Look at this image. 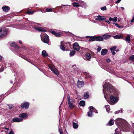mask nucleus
Here are the masks:
<instances>
[{"label": "nucleus", "mask_w": 134, "mask_h": 134, "mask_svg": "<svg viewBox=\"0 0 134 134\" xmlns=\"http://www.w3.org/2000/svg\"><path fill=\"white\" fill-rule=\"evenodd\" d=\"M103 90L104 97L107 101L109 97L112 103H116L119 100V92L109 83L105 82L103 85Z\"/></svg>", "instance_id": "obj_1"}, {"label": "nucleus", "mask_w": 134, "mask_h": 134, "mask_svg": "<svg viewBox=\"0 0 134 134\" xmlns=\"http://www.w3.org/2000/svg\"><path fill=\"white\" fill-rule=\"evenodd\" d=\"M118 128L115 129L114 134H121L120 130L127 132L128 131L129 124L125 120L121 119H117L115 121Z\"/></svg>", "instance_id": "obj_2"}, {"label": "nucleus", "mask_w": 134, "mask_h": 134, "mask_svg": "<svg viewBox=\"0 0 134 134\" xmlns=\"http://www.w3.org/2000/svg\"><path fill=\"white\" fill-rule=\"evenodd\" d=\"M7 32L6 30L5 29H0V36L2 37L6 35Z\"/></svg>", "instance_id": "obj_3"}, {"label": "nucleus", "mask_w": 134, "mask_h": 134, "mask_svg": "<svg viewBox=\"0 0 134 134\" xmlns=\"http://www.w3.org/2000/svg\"><path fill=\"white\" fill-rule=\"evenodd\" d=\"M29 103L27 102H25L22 103L21 105V108H24L26 109H27L29 107Z\"/></svg>", "instance_id": "obj_4"}, {"label": "nucleus", "mask_w": 134, "mask_h": 134, "mask_svg": "<svg viewBox=\"0 0 134 134\" xmlns=\"http://www.w3.org/2000/svg\"><path fill=\"white\" fill-rule=\"evenodd\" d=\"M96 20L98 21H103L106 19L105 17L104 16H101L99 15H98L97 17L96 16L95 18Z\"/></svg>", "instance_id": "obj_5"}, {"label": "nucleus", "mask_w": 134, "mask_h": 134, "mask_svg": "<svg viewBox=\"0 0 134 134\" xmlns=\"http://www.w3.org/2000/svg\"><path fill=\"white\" fill-rule=\"evenodd\" d=\"M84 85V82L83 81H80L78 80L77 83V87L79 88H81Z\"/></svg>", "instance_id": "obj_6"}, {"label": "nucleus", "mask_w": 134, "mask_h": 134, "mask_svg": "<svg viewBox=\"0 0 134 134\" xmlns=\"http://www.w3.org/2000/svg\"><path fill=\"white\" fill-rule=\"evenodd\" d=\"M73 47L74 49L77 51H79L80 49V46L77 43H75L73 45Z\"/></svg>", "instance_id": "obj_7"}, {"label": "nucleus", "mask_w": 134, "mask_h": 134, "mask_svg": "<svg viewBox=\"0 0 134 134\" xmlns=\"http://www.w3.org/2000/svg\"><path fill=\"white\" fill-rule=\"evenodd\" d=\"M23 119L22 118H12V121L13 122H19L22 121Z\"/></svg>", "instance_id": "obj_8"}, {"label": "nucleus", "mask_w": 134, "mask_h": 134, "mask_svg": "<svg viewBox=\"0 0 134 134\" xmlns=\"http://www.w3.org/2000/svg\"><path fill=\"white\" fill-rule=\"evenodd\" d=\"M28 116V115L27 114L24 113H22L19 115V117L22 119H26Z\"/></svg>", "instance_id": "obj_9"}, {"label": "nucleus", "mask_w": 134, "mask_h": 134, "mask_svg": "<svg viewBox=\"0 0 134 134\" xmlns=\"http://www.w3.org/2000/svg\"><path fill=\"white\" fill-rule=\"evenodd\" d=\"M48 67L56 75H58V70L52 68L49 65Z\"/></svg>", "instance_id": "obj_10"}, {"label": "nucleus", "mask_w": 134, "mask_h": 134, "mask_svg": "<svg viewBox=\"0 0 134 134\" xmlns=\"http://www.w3.org/2000/svg\"><path fill=\"white\" fill-rule=\"evenodd\" d=\"M34 29L35 30L38 31H46L44 29L41 27H35Z\"/></svg>", "instance_id": "obj_11"}, {"label": "nucleus", "mask_w": 134, "mask_h": 134, "mask_svg": "<svg viewBox=\"0 0 134 134\" xmlns=\"http://www.w3.org/2000/svg\"><path fill=\"white\" fill-rule=\"evenodd\" d=\"M43 42L46 43H48L49 42V39L48 36L46 35L44 36Z\"/></svg>", "instance_id": "obj_12"}, {"label": "nucleus", "mask_w": 134, "mask_h": 134, "mask_svg": "<svg viewBox=\"0 0 134 134\" xmlns=\"http://www.w3.org/2000/svg\"><path fill=\"white\" fill-rule=\"evenodd\" d=\"M117 17H115L113 18L111 17H110L109 18V20L110 21H113V24H114V23H115V22H116L117 21Z\"/></svg>", "instance_id": "obj_13"}, {"label": "nucleus", "mask_w": 134, "mask_h": 134, "mask_svg": "<svg viewBox=\"0 0 134 134\" xmlns=\"http://www.w3.org/2000/svg\"><path fill=\"white\" fill-rule=\"evenodd\" d=\"M3 10L5 12H7L8 10H9V7L7 6H4L2 7Z\"/></svg>", "instance_id": "obj_14"}, {"label": "nucleus", "mask_w": 134, "mask_h": 134, "mask_svg": "<svg viewBox=\"0 0 134 134\" xmlns=\"http://www.w3.org/2000/svg\"><path fill=\"white\" fill-rule=\"evenodd\" d=\"M108 52L107 49H103L102 50L101 54L102 55H105Z\"/></svg>", "instance_id": "obj_15"}, {"label": "nucleus", "mask_w": 134, "mask_h": 134, "mask_svg": "<svg viewBox=\"0 0 134 134\" xmlns=\"http://www.w3.org/2000/svg\"><path fill=\"white\" fill-rule=\"evenodd\" d=\"M42 55L43 57H45L47 56H48V54L47 53L46 51H43L42 52Z\"/></svg>", "instance_id": "obj_16"}, {"label": "nucleus", "mask_w": 134, "mask_h": 134, "mask_svg": "<svg viewBox=\"0 0 134 134\" xmlns=\"http://www.w3.org/2000/svg\"><path fill=\"white\" fill-rule=\"evenodd\" d=\"M96 40L97 41H102L103 40V38L100 36L96 37Z\"/></svg>", "instance_id": "obj_17"}, {"label": "nucleus", "mask_w": 134, "mask_h": 134, "mask_svg": "<svg viewBox=\"0 0 134 134\" xmlns=\"http://www.w3.org/2000/svg\"><path fill=\"white\" fill-rule=\"evenodd\" d=\"M51 32L53 34L55 35L57 37H59L61 35V34L59 33H57L55 31H51Z\"/></svg>", "instance_id": "obj_18"}, {"label": "nucleus", "mask_w": 134, "mask_h": 134, "mask_svg": "<svg viewBox=\"0 0 134 134\" xmlns=\"http://www.w3.org/2000/svg\"><path fill=\"white\" fill-rule=\"evenodd\" d=\"M89 92H85L84 94V97L85 99L88 98L89 97Z\"/></svg>", "instance_id": "obj_19"}, {"label": "nucleus", "mask_w": 134, "mask_h": 134, "mask_svg": "<svg viewBox=\"0 0 134 134\" xmlns=\"http://www.w3.org/2000/svg\"><path fill=\"white\" fill-rule=\"evenodd\" d=\"M11 45L14 47H15L16 48H19V47L16 44V43L15 42H13L11 44Z\"/></svg>", "instance_id": "obj_20"}, {"label": "nucleus", "mask_w": 134, "mask_h": 134, "mask_svg": "<svg viewBox=\"0 0 134 134\" xmlns=\"http://www.w3.org/2000/svg\"><path fill=\"white\" fill-rule=\"evenodd\" d=\"M103 38H104L105 40H107L108 38H109V37H110V36L108 35L107 34H105L104 35H103Z\"/></svg>", "instance_id": "obj_21"}, {"label": "nucleus", "mask_w": 134, "mask_h": 134, "mask_svg": "<svg viewBox=\"0 0 134 134\" xmlns=\"http://www.w3.org/2000/svg\"><path fill=\"white\" fill-rule=\"evenodd\" d=\"M130 36L128 35H127L125 38V40L127 42H129L130 41Z\"/></svg>", "instance_id": "obj_22"}, {"label": "nucleus", "mask_w": 134, "mask_h": 134, "mask_svg": "<svg viewBox=\"0 0 134 134\" xmlns=\"http://www.w3.org/2000/svg\"><path fill=\"white\" fill-rule=\"evenodd\" d=\"M89 109L90 111H92V113L94 112L96 109L93 106H91L89 107Z\"/></svg>", "instance_id": "obj_23"}, {"label": "nucleus", "mask_w": 134, "mask_h": 134, "mask_svg": "<svg viewBox=\"0 0 134 134\" xmlns=\"http://www.w3.org/2000/svg\"><path fill=\"white\" fill-rule=\"evenodd\" d=\"M85 104V101L81 100L79 103V104L80 106H84Z\"/></svg>", "instance_id": "obj_24"}, {"label": "nucleus", "mask_w": 134, "mask_h": 134, "mask_svg": "<svg viewBox=\"0 0 134 134\" xmlns=\"http://www.w3.org/2000/svg\"><path fill=\"white\" fill-rule=\"evenodd\" d=\"M113 37L115 39H119L121 37H123V36L120 35H118L113 36Z\"/></svg>", "instance_id": "obj_25"}, {"label": "nucleus", "mask_w": 134, "mask_h": 134, "mask_svg": "<svg viewBox=\"0 0 134 134\" xmlns=\"http://www.w3.org/2000/svg\"><path fill=\"white\" fill-rule=\"evenodd\" d=\"M70 108L71 109H72L74 107V106L73 104L71 102L68 103Z\"/></svg>", "instance_id": "obj_26"}, {"label": "nucleus", "mask_w": 134, "mask_h": 134, "mask_svg": "<svg viewBox=\"0 0 134 134\" xmlns=\"http://www.w3.org/2000/svg\"><path fill=\"white\" fill-rule=\"evenodd\" d=\"M72 4L74 7H78L80 5L79 4L76 2H74Z\"/></svg>", "instance_id": "obj_27"}, {"label": "nucleus", "mask_w": 134, "mask_h": 134, "mask_svg": "<svg viewBox=\"0 0 134 134\" xmlns=\"http://www.w3.org/2000/svg\"><path fill=\"white\" fill-rule=\"evenodd\" d=\"M105 107L107 111L109 113L110 111V107L109 105H107L105 106Z\"/></svg>", "instance_id": "obj_28"}, {"label": "nucleus", "mask_w": 134, "mask_h": 134, "mask_svg": "<svg viewBox=\"0 0 134 134\" xmlns=\"http://www.w3.org/2000/svg\"><path fill=\"white\" fill-rule=\"evenodd\" d=\"M86 57L88 60L90 59L91 58V56L90 54L87 53L86 54Z\"/></svg>", "instance_id": "obj_29"}, {"label": "nucleus", "mask_w": 134, "mask_h": 134, "mask_svg": "<svg viewBox=\"0 0 134 134\" xmlns=\"http://www.w3.org/2000/svg\"><path fill=\"white\" fill-rule=\"evenodd\" d=\"M73 126L74 128L76 129L78 128V126L76 123L73 122Z\"/></svg>", "instance_id": "obj_30"}, {"label": "nucleus", "mask_w": 134, "mask_h": 134, "mask_svg": "<svg viewBox=\"0 0 134 134\" xmlns=\"http://www.w3.org/2000/svg\"><path fill=\"white\" fill-rule=\"evenodd\" d=\"M123 110L122 109H121L120 110L116 111L115 112V114H118L119 113H122Z\"/></svg>", "instance_id": "obj_31"}, {"label": "nucleus", "mask_w": 134, "mask_h": 134, "mask_svg": "<svg viewBox=\"0 0 134 134\" xmlns=\"http://www.w3.org/2000/svg\"><path fill=\"white\" fill-rule=\"evenodd\" d=\"M96 40V37H91L89 39L90 41H93Z\"/></svg>", "instance_id": "obj_32"}, {"label": "nucleus", "mask_w": 134, "mask_h": 134, "mask_svg": "<svg viewBox=\"0 0 134 134\" xmlns=\"http://www.w3.org/2000/svg\"><path fill=\"white\" fill-rule=\"evenodd\" d=\"M109 125L110 126H111L113 124L114 121L112 119H110V120L109 121Z\"/></svg>", "instance_id": "obj_33"}, {"label": "nucleus", "mask_w": 134, "mask_h": 134, "mask_svg": "<svg viewBox=\"0 0 134 134\" xmlns=\"http://www.w3.org/2000/svg\"><path fill=\"white\" fill-rule=\"evenodd\" d=\"M87 114L88 116L92 117V112L90 111L88 112Z\"/></svg>", "instance_id": "obj_34"}, {"label": "nucleus", "mask_w": 134, "mask_h": 134, "mask_svg": "<svg viewBox=\"0 0 134 134\" xmlns=\"http://www.w3.org/2000/svg\"><path fill=\"white\" fill-rule=\"evenodd\" d=\"M75 54V52L74 51H71L70 53V56H72L74 55Z\"/></svg>", "instance_id": "obj_35"}, {"label": "nucleus", "mask_w": 134, "mask_h": 134, "mask_svg": "<svg viewBox=\"0 0 134 134\" xmlns=\"http://www.w3.org/2000/svg\"><path fill=\"white\" fill-rule=\"evenodd\" d=\"M60 49L63 51H64L65 50V47L62 44L60 46Z\"/></svg>", "instance_id": "obj_36"}, {"label": "nucleus", "mask_w": 134, "mask_h": 134, "mask_svg": "<svg viewBox=\"0 0 134 134\" xmlns=\"http://www.w3.org/2000/svg\"><path fill=\"white\" fill-rule=\"evenodd\" d=\"M114 24L117 27H118L119 28H122L123 27L122 26H119V25L118 24H116L115 23H114Z\"/></svg>", "instance_id": "obj_37"}, {"label": "nucleus", "mask_w": 134, "mask_h": 134, "mask_svg": "<svg viewBox=\"0 0 134 134\" xmlns=\"http://www.w3.org/2000/svg\"><path fill=\"white\" fill-rule=\"evenodd\" d=\"M129 59L132 60H134V55H131Z\"/></svg>", "instance_id": "obj_38"}, {"label": "nucleus", "mask_w": 134, "mask_h": 134, "mask_svg": "<svg viewBox=\"0 0 134 134\" xmlns=\"http://www.w3.org/2000/svg\"><path fill=\"white\" fill-rule=\"evenodd\" d=\"M59 131L60 134H63V130L62 129H60L59 127Z\"/></svg>", "instance_id": "obj_39"}, {"label": "nucleus", "mask_w": 134, "mask_h": 134, "mask_svg": "<svg viewBox=\"0 0 134 134\" xmlns=\"http://www.w3.org/2000/svg\"><path fill=\"white\" fill-rule=\"evenodd\" d=\"M67 99L68 100V103L71 102L70 101V98L69 95H67Z\"/></svg>", "instance_id": "obj_40"}, {"label": "nucleus", "mask_w": 134, "mask_h": 134, "mask_svg": "<svg viewBox=\"0 0 134 134\" xmlns=\"http://www.w3.org/2000/svg\"><path fill=\"white\" fill-rule=\"evenodd\" d=\"M116 47L115 46H114V47H113L111 48H110V50L111 51H114V50L116 49Z\"/></svg>", "instance_id": "obj_41"}, {"label": "nucleus", "mask_w": 134, "mask_h": 134, "mask_svg": "<svg viewBox=\"0 0 134 134\" xmlns=\"http://www.w3.org/2000/svg\"><path fill=\"white\" fill-rule=\"evenodd\" d=\"M100 9L102 10H105L107 9V8L105 6H104L101 7Z\"/></svg>", "instance_id": "obj_42"}, {"label": "nucleus", "mask_w": 134, "mask_h": 134, "mask_svg": "<svg viewBox=\"0 0 134 134\" xmlns=\"http://www.w3.org/2000/svg\"><path fill=\"white\" fill-rule=\"evenodd\" d=\"M34 13L33 11H28L26 13L29 14H32Z\"/></svg>", "instance_id": "obj_43"}, {"label": "nucleus", "mask_w": 134, "mask_h": 134, "mask_svg": "<svg viewBox=\"0 0 134 134\" xmlns=\"http://www.w3.org/2000/svg\"><path fill=\"white\" fill-rule=\"evenodd\" d=\"M73 67L74 68L75 70H76L77 71H79V69L78 68H77L76 65L73 66Z\"/></svg>", "instance_id": "obj_44"}, {"label": "nucleus", "mask_w": 134, "mask_h": 134, "mask_svg": "<svg viewBox=\"0 0 134 134\" xmlns=\"http://www.w3.org/2000/svg\"><path fill=\"white\" fill-rule=\"evenodd\" d=\"M8 105L9 106V109H12L14 107L13 105L12 104Z\"/></svg>", "instance_id": "obj_45"}, {"label": "nucleus", "mask_w": 134, "mask_h": 134, "mask_svg": "<svg viewBox=\"0 0 134 134\" xmlns=\"http://www.w3.org/2000/svg\"><path fill=\"white\" fill-rule=\"evenodd\" d=\"M46 10L47 12H50L52 11V9L51 8H47Z\"/></svg>", "instance_id": "obj_46"}, {"label": "nucleus", "mask_w": 134, "mask_h": 134, "mask_svg": "<svg viewBox=\"0 0 134 134\" xmlns=\"http://www.w3.org/2000/svg\"><path fill=\"white\" fill-rule=\"evenodd\" d=\"M4 68H3L1 65H0V72H2L3 71Z\"/></svg>", "instance_id": "obj_47"}, {"label": "nucleus", "mask_w": 134, "mask_h": 134, "mask_svg": "<svg viewBox=\"0 0 134 134\" xmlns=\"http://www.w3.org/2000/svg\"><path fill=\"white\" fill-rule=\"evenodd\" d=\"M101 49V48L100 47H98L97 49V51L98 52H99Z\"/></svg>", "instance_id": "obj_48"}, {"label": "nucleus", "mask_w": 134, "mask_h": 134, "mask_svg": "<svg viewBox=\"0 0 134 134\" xmlns=\"http://www.w3.org/2000/svg\"><path fill=\"white\" fill-rule=\"evenodd\" d=\"M118 77L119 78H121L122 79H123L124 80H125L126 81V79L125 77H123L122 76V77H119V76Z\"/></svg>", "instance_id": "obj_49"}, {"label": "nucleus", "mask_w": 134, "mask_h": 134, "mask_svg": "<svg viewBox=\"0 0 134 134\" xmlns=\"http://www.w3.org/2000/svg\"><path fill=\"white\" fill-rule=\"evenodd\" d=\"M7 134H14V132L13 131L12 129H11V131L10 132Z\"/></svg>", "instance_id": "obj_50"}, {"label": "nucleus", "mask_w": 134, "mask_h": 134, "mask_svg": "<svg viewBox=\"0 0 134 134\" xmlns=\"http://www.w3.org/2000/svg\"><path fill=\"white\" fill-rule=\"evenodd\" d=\"M3 129L7 130H9V128L8 127H4Z\"/></svg>", "instance_id": "obj_51"}, {"label": "nucleus", "mask_w": 134, "mask_h": 134, "mask_svg": "<svg viewBox=\"0 0 134 134\" xmlns=\"http://www.w3.org/2000/svg\"><path fill=\"white\" fill-rule=\"evenodd\" d=\"M106 61L108 63L110 62L111 60L110 59H106Z\"/></svg>", "instance_id": "obj_52"}, {"label": "nucleus", "mask_w": 134, "mask_h": 134, "mask_svg": "<svg viewBox=\"0 0 134 134\" xmlns=\"http://www.w3.org/2000/svg\"><path fill=\"white\" fill-rule=\"evenodd\" d=\"M117 1L115 2V3H119L121 1V0H117Z\"/></svg>", "instance_id": "obj_53"}, {"label": "nucleus", "mask_w": 134, "mask_h": 134, "mask_svg": "<svg viewBox=\"0 0 134 134\" xmlns=\"http://www.w3.org/2000/svg\"><path fill=\"white\" fill-rule=\"evenodd\" d=\"M111 51L112 52V54L115 55V52L114 51Z\"/></svg>", "instance_id": "obj_54"}, {"label": "nucleus", "mask_w": 134, "mask_h": 134, "mask_svg": "<svg viewBox=\"0 0 134 134\" xmlns=\"http://www.w3.org/2000/svg\"><path fill=\"white\" fill-rule=\"evenodd\" d=\"M105 22H106L109 24H110V22L108 20L105 21Z\"/></svg>", "instance_id": "obj_55"}, {"label": "nucleus", "mask_w": 134, "mask_h": 134, "mask_svg": "<svg viewBox=\"0 0 134 134\" xmlns=\"http://www.w3.org/2000/svg\"><path fill=\"white\" fill-rule=\"evenodd\" d=\"M96 113H98V112L97 111L96 109V110H94V112Z\"/></svg>", "instance_id": "obj_56"}, {"label": "nucleus", "mask_w": 134, "mask_h": 134, "mask_svg": "<svg viewBox=\"0 0 134 134\" xmlns=\"http://www.w3.org/2000/svg\"><path fill=\"white\" fill-rule=\"evenodd\" d=\"M131 23H133L134 21V19L133 18V19L131 20Z\"/></svg>", "instance_id": "obj_57"}, {"label": "nucleus", "mask_w": 134, "mask_h": 134, "mask_svg": "<svg viewBox=\"0 0 134 134\" xmlns=\"http://www.w3.org/2000/svg\"><path fill=\"white\" fill-rule=\"evenodd\" d=\"M63 103V101H62V102H61V104H60V106H59V109L60 108V107H61V105Z\"/></svg>", "instance_id": "obj_58"}, {"label": "nucleus", "mask_w": 134, "mask_h": 134, "mask_svg": "<svg viewBox=\"0 0 134 134\" xmlns=\"http://www.w3.org/2000/svg\"><path fill=\"white\" fill-rule=\"evenodd\" d=\"M90 76H86L85 77V78L86 79L87 78H90Z\"/></svg>", "instance_id": "obj_59"}, {"label": "nucleus", "mask_w": 134, "mask_h": 134, "mask_svg": "<svg viewBox=\"0 0 134 134\" xmlns=\"http://www.w3.org/2000/svg\"><path fill=\"white\" fill-rule=\"evenodd\" d=\"M2 58V57L0 55V60H1Z\"/></svg>", "instance_id": "obj_60"}, {"label": "nucleus", "mask_w": 134, "mask_h": 134, "mask_svg": "<svg viewBox=\"0 0 134 134\" xmlns=\"http://www.w3.org/2000/svg\"><path fill=\"white\" fill-rule=\"evenodd\" d=\"M19 43L20 44H22V42L21 41H19Z\"/></svg>", "instance_id": "obj_61"}, {"label": "nucleus", "mask_w": 134, "mask_h": 134, "mask_svg": "<svg viewBox=\"0 0 134 134\" xmlns=\"http://www.w3.org/2000/svg\"><path fill=\"white\" fill-rule=\"evenodd\" d=\"M10 82L11 83H13V82L12 81H10Z\"/></svg>", "instance_id": "obj_62"}, {"label": "nucleus", "mask_w": 134, "mask_h": 134, "mask_svg": "<svg viewBox=\"0 0 134 134\" xmlns=\"http://www.w3.org/2000/svg\"><path fill=\"white\" fill-rule=\"evenodd\" d=\"M132 126H134V123H133V124H132Z\"/></svg>", "instance_id": "obj_63"}, {"label": "nucleus", "mask_w": 134, "mask_h": 134, "mask_svg": "<svg viewBox=\"0 0 134 134\" xmlns=\"http://www.w3.org/2000/svg\"><path fill=\"white\" fill-rule=\"evenodd\" d=\"M121 8L122 9H124V8L123 7H121Z\"/></svg>", "instance_id": "obj_64"}]
</instances>
